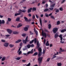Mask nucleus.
<instances>
[{
  "label": "nucleus",
  "mask_w": 66,
  "mask_h": 66,
  "mask_svg": "<svg viewBox=\"0 0 66 66\" xmlns=\"http://www.w3.org/2000/svg\"><path fill=\"white\" fill-rule=\"evenodd\" d=\"M38 51H39V52L38 53V56L39 57L40 56H41L42 55V48L40 47H38Z\"/></svg>",
  "instance_id": "obj_1"
},
{
  "label": "nucleus",
  "mask_w": 66,
  "mask_h": 66,
  "mask_svg": "<svg viewBox=\"0 0 66 66\" xmlns=\"http://www.w3.org/2000/svg\"><path fill=\"white\" fill-rule=\"evenodd\" d=\"M42 60L43 58L42 57H39L38 58V60L39 65H40L42 63Z\"/></svg>",
  "instance_id": "obj_2"
},
{
  "label": "nucleus",
  "mask_w": 66,
  "mask_h": 66,
  "mask_svg": "<svg viewBox=\"0 0 66 66\" xmlns=\"http://www.w3.org/2000/svg\"><path fill=\"white\" fill-rule=\"evenodd\" d=\"M58 30V29L56 27H55L53 29V32L54 33H55Z\"/></svg>",
  "instance_id": "obj_3"
},
{
  "label": "nucleus",
  "mask_w": 66,
  "mask_h": 66,
  "mask_svg": "<svg viewBox=\"0 0 66 66\" xmlns=\"http://www.w3.org/2000/svg\"><path fill=\"white\" fill-rule=\"evenodd\" d=\"M28 37L27 36L25 40H23V43H24L25 44H26L27 43V42L28 41Z\"/></svg>",
  "instance_id": "obj_4"
},
{
  "label": "nucleus",
  "mask_w": 66,
  "mask_h": 66,
  "mask_svg": "<svg viewBox=\"0 0 66 66\" xmlns=\"http://www.w3.org/2000/svg\"><path fill=\"white\" fill-rule=\"evenodd\" d=\"M7 31L9 34H11L12 32V31L10 29H7Z\"/></svg>",
  "instance_id": "obj_5"
},
{
  "label": "nucleus",
  "mask_w": 66,
  "mask_h": 66,
  "mask_svg": "<svg viewBox=\"0 0 66 66\" xmlns=\"http://www.w3.org/2000/svg\"><path fill=\"white\" fill-rule=\"evenodd\" d=\"M33 53V49H32L30 51H29L27 53V55L29 54H32Z\"/></svg>",
  "instance_id": "obj_6"
},
{
  "label": "nucleus",
  "mask_w": 66,
  "mask_h": 66,
  "mask_svg": "<svg viewBox=\"0 0 66 66\" xmlns=\"http://www.w3.org/2000/svg\"><path fill=\"white\" fill-rule=\"evenodd\" d=\"M9 44V43H5L4 44V47H8Z\"/></svg>",
  "instance_id": "obj_7"
},
{
  "label": "nucleus",
  "mask_w": 66,
  "mask_h": 66,
  "mask_svg": "<svg viewBox=\"0 0 66 66\" xmlns=\"http://www.w3.org/2000/svg\"><path fill=\"white\" fill-rule=\"evenodd\" d=\"M34 30L35 33H36V35H38V32H37V30H36V29H35V28H34Z\"/></svg>",
  "instance_id": "obj_8"
},
{
  "label": "nucleus",
  "mask_w": 66,
  "mask_h": 66,
  "mask_svg": "<svg viewBox=\"0 0 66 66\" xmlns=\"http://www.w3.org/2000/svg\"><path fill=\"white\" fill-rule=\"evenodd\" d=\"M42 35L43 36H44L45 38H46L47 37V35H46V33L45 32H44L43 34H42Z\"/></svg>",
  "instance_id": "obj_9"
},
{
  "label": "nucleus",
  "mask_w": 66,
  "mask_h": 66,
  "mask_svg": "<svg viewBox=\"0 0 66 66\" xmlns=\"http://www.w3.org/2000/svg\"><path fill=\"white\" fill-rule=\"evenodd\" d=\"M37 46L36 47L37 48H38L39 47V46H40V45H39V42L38 41L37 42Z\"/></svg>",
  "instance_id": "obj_10"
},
{
  "label": "nucleus",
  "mask_w": 66,
  "mask_h": 66,
  "mask_svg": "<svg viewBox=\"0 0 66 66\" xmlns=\"http://www.w3.org/2000/svg\"><path fill=\"white\" fill-rule=\"evenodd\" d=\"M39 20L40 24L41 26H42V19L40 18H39Z\"/></svg>",
  "instance_id": "obj_11"
},
{
  "label": "nucleus",
  "mask_w": 66,
  "mask_h": 66,
  "mask_svg": "<svg viewBox=\"0 0 66 66\" xmlns=\"http://www.w3.org/2000/svg\"><path fill=\"white\" fill-rule=\"evenodd\" d=\"M22 26V24H21L20 23H19V25L17 26V28H20V27H21Z\"/></svg>",
  "instance_id": "obj_12"
},
{
  "label": "nucleus",
  "mask_w": 66,
  "mask_h": 66,
  "mask_svg": "<svg viewBox=\"0 0 66 66\" xmlns=\"http://www.w3.org/2000/svg\"><path fill=\"white\" fill-rule=\"evenodd\" d=\"M59 35H58L56 33L55 34V36H54V37L55 38H57L58 36H59Z\"/></svg>",
  "instance_id": "obj_13"
},
{
  "label": "nucleus",
  "mask_w": 66,
  "mask_h": 66,
  "mask_svg": "<svg viewBox=\"0 0 66 66\" xmlns=\"http://www.w3.org/2000/svg\"><path fill=\"white\" fill-rule=\"evenodd\" d=\"M62 36H63V35H62V34H61L59 36V37L60 38L61 41H62V40L63 39V37H62Z\"/></svg>",
  "instance_id": "obj_14"
},
{
  "label": "nucleus",
  "mask_w": 66,
  "mask_h": 66,
  "mask_svg": "<svg viewBox=\"0 0 66 66\" xmlns=\"http://www.w3.org/2000/svg\"><path fill=\"white\" fill-rule=\"evenodd\" d=\"M9 46L10 48H12V47H13L14 46V45L10 44L9 45Z\"/></svg>",
  "instance_id": "obj_15"
},
{
  "label": "nucleus",
  "mask_w": 66,
  "mask_h": 66,
  "mask_svg": "<svg viewBox=\"0 0 66 66\" xmlns=\"http://www.w3.org/2000/svg\"><path fill=\"white\" fill-rule=\"evenodd\" d=\"M32 8H30L29 9H28V13H30L31 12V10H32Z\"/></svg>",
  "instance_id": "obj_16"
},
{
  "label": "nucleus",
  "mask_w": 66,
  "mask_h": 66,
  "mask_svg": "<svg viewBox=\"0 0 66 66\" xmlns=\"http://www.w3.org/2000/svg\"><path fill=\"white\" fill-rule=\"evenodd\" d=\"M21 41V39H19L18 40L16 41L15 42V43H19V42H20Z\"/></svg>",
  "instance_id": "obj_17"
},
{
  "label": "nucleus",
  "mask_w": 66,
  "mask_h": 66,
  "mask_svg": "<svg viewBox=\"0 0 66 66\" xmlns=\"http://www.w3.org/2000/svg\"><path fill=\"white\" fill-rule=\"evenodd\" d=\"M49 11V9L46 8L44 10V12H47V11Z\"/></svg>",
  "instance_id": "obj_18"
},
{
  "label": "nucleus",
  "mask_w": 66,
  "mask_h": 66,
  "mask_svg": "<svg viewBox=\"0 0 66 66\" xmlns=\"http://www.w3.org/2000/svg\"><path fill=\"white\" fill-rule=\"evenodd\" d=\"M13 33L14 34H17L19 33V32L14 31L13 32Z\"/></svg>",
  "instance_id": "obj_19"
},
{
  "label": "nucleus",
  "mask_w": 66,
  "mask_h": 66,
  "mask_svg": "<svg viewBox=\"0 0 66 66\" xmlns=\"http://www.w3.org/2000/svg\"><path fill=\"white\" fill-rule=\"evenodd\" d=\"M46 46H49V42L47 41V43H46Z\"/></svg>",
  "instance_id": "obj_20"
},
{
  "label": "nucleus",
  "mask_w": 66,
  "mask_h": 66,
  "mask_svg": "<svg viewBox=\"0 0 66 66\" xmlns=\"http://www.w3.org/2000/svg\"><path fill=\"white\" fill-rule=\"evenodd\" d=\"M66 31V29H63L61 31V33H63V32H64Z\"/></svg>",
  "instance_id": "obj_21"
},
{
  "label": "nucleus",
  "mask_w": 66,
  "mask_h": 66,
  "mask_svg": "<svg viewBox=\"0 0 66 66\" xmlns=\"http://www.w3.org/2000/svg\"><path fill=\"white\" fill-rule=\"evenodd\" d=\"M48 29H51V24H48Z\"/></svg>",
  "instance_id": "obj_22"
},
{
  "label": "nucleus",
  "mask_w": 66,
  "mask_h": 66,
  "mask_svg": "<svg viewBox=\"0 0 66 66\" xmlns=\"http://www.w3.org/2000/svg\"><path fill=\"white\" fill-rule=\"evenodd\" d=\"M24 29L25 31H27V30H28V28L26 27L24 28Z\"/></svg>",
  "instance_id": "obj_23"
},
{
  "label": "nucleus",
  "mask_w": 66,
  "mask_h": 66,
  "mask_svg": "<svg viewBox=\"0 0 66 66\" xmlns=\"http://www.w3.org/2000/svg\"><path fill=\"white\" fill-rule=\"evenodd\" d=\"M65 51V50H62V49L61 48H60V52H64Z\"/></svg>",
  "instance_id": "obj_24"
},
{
  "label": "nucleus",
  "mask_w": 66,
  "mask_h": 66,
  "mask_svg": "<svg viewBox=\"0 0 66 66\" xmlns=\"http://www.w3.org/2000/svg\"><path fill=\"white\" fill-rule=\"evenodd\" d=\"M24 19H25V21H28V18H27L26 17H24Z\"/></svg>",
  "instance_id": "obj_25"
},
{
  "label": "nucleus",
  "mask_w": 66,
  "mask_h": 66,
  "mask_svg": "<svg viewBox=\"0 0 66 66\" xmlns=\"http://www.w3.org/2000/svg\"><path fill=\"white\" fill-rule=\"evenodd\" d=\"M20 20V18H17L16 19V21H19Z\"/></svg>",
  "instance_id": "obj_26"
},
{
  "label": "nucleus",
  "mask_w": 66,
  "mask_h": 66,
  "mask_svg": "<svg viewBox=\"0 0 66 66\" xmlns=\"http://www.w3.org/2000/svg\"><path fill=\"white\" fill-rule=\"evenodd\" d=\"M57 65L58 66H62V63H58L57 64Z\"/></svg>",
  "instance_id": "obj_27"
},
{
  "label": "nucleus",
  "mask_w": 66,
  "mask_h": 66,
  "mask_svg": "<svg viewBox=\"0 0 66 66\" xmlns=\"http://www.w3.org/2000/svg\"><path fill=\"white\" fill-rule=\"evenodd\" d=\"M20 14V13H15V15L14 16H18V15H19Z\"/></svg>",
  "instance_id": "obj_28"
},
{
  "label": "nucleus",
  "mask_w": 66,
  "mask_h": 66,
  "mask_svg": "<svg viewBox=\"0 0 66 66\" xmlns=\"http://www.w3.org/2000/svg\"><path fill=\"white\" fill-rule=\"evenodd\" d=\"M27 47L28 48H30V47H31V45H30V44H28V45H27Z\"/></svg>",
  "instance_id": "obj_29"
},
{
  "label": "nucleus",
  "mask_w": 66,
  "mask_h": 66,
  "mask_svg": "<svg viewBox=\"0 0 66 66\" xmlns=\"http://www.w3.org/2000/svg\"><path fill=\"white\" fill-rule=\"evenodd\" d=\"M21 58V57H17L15 59L16 60H18V61L19 60H20V58Z\"/></svg>",
  "instance_id": "obj_30"
},
{
  "label": "nucleus",
  "mask_w": 66,
  "mask_h": 66,
  "mask_svg": "<svg viewBox=\"0 0 66 66\" xmlns=\"http://www.w3.org/2000/svg\"><path fill=\"white\" fill-rule=\"evenodd\" d=\"M60 24V21H58L57 22V25H59Z\"/></svg>",
  "instance_id": "obj_31"
},
{
  "label": "nucleus",
  "mask_w": 66,
  "mask_h": 66,
  "mask_svg": "<svg viewBox=\"0 0 66 66\" xmlns=\"http://www.w3.org/2000/svg\"><path fill=\"white\" fill-rule=\"evenodd\" d=\"M5 57H3L2 58V61H3L4 60H5Z\"/></svg>",
  "instance_id": "obj_32"
},
{
  "label": "nucleus",
  "mask_w": 66,
  "mask_h": 66,
  "mask_svg": "<svg viewBox=\"0 0 66 66\" xmlns=\"http://www.w3.org/2000/svg\"><path fill=\"white\" fill-rule=\"evenodd\" d=\"M11 20L12 19L10 18H8V21H9V22H10V21H11Z\"/></svg>",
  "instance_id": "obj_33"
},
{
  "label": "nucleus",
  "mask_w": 66,
  "mask_h": 66,
  "mask_svg": "<svg viewBox=\"0 0 66 66\" xmlns=\"http://www.w3.org/2000/svg\"><path fill=\"white\" fill-rule=\"evenodd\" d=\"M26 34H22V36H23V37H24V36H26Z\"/></svg>",
  "instance_id": "obj_34"
},
{
  "label": "nucleus",
  "mask_w": 66,
  "mask_h": 66,
  "mask_svg": "<svg viewBox=\"0 0 66 66\" xmlns=\"http://www.w3.org/2000/svg\"><path fill=\"white\" fill-rule=\"evenodd\" d=\"M34 41H35V43H37V39H36V38H35V39H34Z\"/></svg>",
  "instance_id": "obj_35"
},
{
  "label": "nucleus",
  "mask_w": 66,
  "mask_h": 66,
  "mask_svg": "<svg viewBox=\"0 0 66 66\" xmlns=\"http://www.w3.org/2000/svg\"><path fill=\"white\" fill-rule=\"evenodd\" d=\"M36 8L35 7H33V11H36Z\"/></svg>",
  "instance_id": "obj_36"
},
{
  "label": "nucleus",
  "mask_w": 66,
  "mask_h": 66,
  "mask_svg": "<svg viewBox=\"0 0 66 66\" xmlns=\"http://www.w3.org/2000/svg\"><path fill=\"white\" fill-rule=\"evenodd\" d=\"M53 9H54V7H51L50 8H49V10H53Z\"/></svg>",
  "instance_id": "obj_37"
},
{
  "label": "nucleus",
  "mask_w": 66,
  "mask_h": 66,
  "mask_svg": "<svg viewBox=\"0 0 66 66\" xmlns=\"http://www.w3.org/2000/svg\"><path fill=\"white\" fill-rule=\"evenodd\" d=\"M45 15L46 16V17H49V15L48 14H47V13H45Z\"/></svg>",
  "instance_id": "obj_38"
},
{
  "label": "nucleus",
  "mask_w": 66,
  "mask_h": 66,
  "mask_svg": "<svg viewBox=\"0 0 66 66\" xmlns=\"http://www.w3.org/2000/svg\"><path fill=\"white\" fill-rule=\"evenodd\" d=\"M1 41L2 42H3V43H4L5 42V40L3 39H1Z\"/></svg>",
  "instance_id": "obj_39"
},
{
  "label": "nucleus",
  "mask_w": 66,
  "mask_h": 66,
  "mask_svg": "<svg viewBox=\"0 0 66 66\" xmlns=\"http://www.w3.org/2000/svg\"><path fill=\"white\" fill-rule=\"evenodd\" d=\"M38 54V53L37 52L35 53H34V55H35V56L37 55Z\"/></svg>",
  "instance_id": "obj_40"
},
{
  "label": "nucleus",
  "mask_w": 66,
  "mask_h": 66,
  "mask_svg": "<svg viewBox=\"0 0 66 66\" xmlns=\"http://www.w3.org/2000/svg\"><path fill=\"white\" fill-rule=\"evenodd\" d=\"M53 57H52V58H51V60H53V59H55V57H56V56H53Z\"/></svg>",
  "instance_id": "obj_41"
},
{
  "label": "nucleus",
  "mask_w": 66,
  "mask_h": 66,
  "mask_svg": "<svg viewBox=\"0 0 66 66\" xmlns=\"http://www.w3.org/2000/svg\"><path fill=\"white\" fill-rule=\"evenodd\" d=\"M5 22L4 20H2V24H3Z\"/></svg>",
  "instance_id": "obj_42"
},
{
  "label": "nucleus",
  "mask_w": 66,
  "mask_h": 66,
  "mask_svg": "<svg viewBox=\"0 0 66 66\" xmlns=\"http://www.w3.org/2000/svg\"><path fill=\"white\" fill-rule=\"evenodd\" d=\"M33 42V40H32L29 43L30 44H32Z\"/></svg>",
  "instance_id": "obj_43"
},
{
  "label": "nucleus",
  "mask_w": 66,
  "mask_h": 66,
  "mask_svg": "<svg viewBox=\"0 0 66 66\" xmlns=\"http://www.w3.org/2000/svg\"><path fill=\"white\" fill-rule=\"evenodd\" d=\"M51 18H52V19H55L54 17L53 16H51Z\"/></svg>",
  "instance_id": "obj_44"
},
{
  "label": "nucleus",
  "mask_w": 66,
  "mask_h": 66,
  "mask_svg": "<svg viewBox=\"0 0 66 66\" xmlns=\"http://www.w3.org/2000/svg\"><path fill=\"white\" fill-rule=\"evenodd\" d=\"M55 5V4H53L51 6V7H54V6Z\"/></svg>",
  "instance_id": "obj_45"
},
{
  "label": "nucleus",
  "mask_w": 66,
  "mask_h": 66,
  "mask_svg": "<svg viewBox=\"0 0 66 66\" xmlns=\"http://www.w3.org/2000/svg\"><path fill=\"white\" fill-rule=\"evenodd\" d=\"M60 11H62L63 10V9L62 8V7H61L60 8H59Z\"/></svg>",
  "instance_id": "obj_46"
},
{
  "label": "nucleus",
  "mask_w": 66,
  "mask_h": 66,
  "mask_svg": "<svg viewBox=\"0 0 66 66\" xmlns=\"http://www.w3.org/2000/svg\"><path fill=\"white\" fill-rule=\"evenodd\" d=\"M18 12L19 13H20H20L22 12V10H20Z\"/></svg>",
  "instance_id": "obj_47"
},
{
  "label": "nucleus",
  "mask_w": 66,
  "mask_h": 66,
  "mask_svg": "<svg viewBox=\"0 0 66 66\" xmlns=\"http://www.w3.org/2000/svg\"><path fill=\"white\" fill-rule=\"evenodd\" d=\"M31 64V63H29L28 64L26 65V66H30V65Z\"/></svg>",
  "instance_id": "obj_48"
},
{
  "label": "nucleus",
  "mask_w": 66,
  "mask_h": 66,
  "mask_svg": "<svg viewBox=\"0 0 66 66\" xmlns=\"http://www.w3.org/2000/svg\"><path fill=\"white\" fill-rule=\"evenodd\" d=\"M56 13H59V9L55 11Z\"/></svg>",
  "instance_id": "obj_49"
},
{
  "label": "nucleus",
  "mask_w": 66,
  "mask_h": 66,
  "mask_svg": "<svg viewBox=\"0 0 66 66\" xmlns=\"http://www.w3.org/2000/svg\"><path fill=\"white\" fill-rule=\"evenodd\" d=\"M45 50L44 49H43V54H45Z\"/></svg>",
  "instance_id": "obj_50"
},
{
  "label": "nucleus",
  "mask_w": 66,
  "mask_h": 66,
  "mask_svg": "<svg viewBox=\"0 0 66 66\" xmlns=\"http://www.w3.org/2000/svg\"><path fill=\"white\" fill-rule=\"evenodd\" d=\"M21 52H22L21 51H20V52H19L18 54L19 55H20V54H21Z\"/></svg>",
  "instance_id": "obj_51"
},
{
  "label": "nucleus",
  "mask_w": 66,
  "mask_h": 66,
  "mask_svg": "<svg viewBox=\"0 0 66 66\" xmlns=\"http://www.w3.org/2000/svg\"><path fill=\"white\" fill-rule=\"evenodd\" d=\"M61 43H62V44H63V43H64V41H63L62 40H61V41H60Z\"/></svg>",
  "instance_id": "obj_52"
},
{
  "label": "nucleus",
  "mask_w": 66,
  "mask_h": 66,
  "mask_svg": "<svg viewBox=\"0 0 66 66\" xmlns=\"http://www.w3.org/2000/svg\"><path fill=\"white\" fill-rule=\"evenodd\" d=\"M36 17L37 18V19H38V18H39V16H38V15H37L36 14Z\"/></svg>",
  "instance_id": "obj_53"
},
{
  "label": "nucleus",
  "mask_w": 66,
  "mask_h": 66,
  "mask_svg": "<svg viewBox=\"0 0 66 66\" xmlns=\"http://www.w3.org/2000/svg\"><path fill=\"white\" fill-rule=\"evenodd\" d=\"M26 12V10H22V12H23V13H24Z\"/></svg>",
  "instance_id": "obj_54"
},
{
  "label": "nucleus",
  "mask_w": 66,
  "mask_h": 66,
  "mask_svg": "<svg viewBox=\"0 0 66 66\" xmlns=\"http://www.w3.org/2000/svg\"><path fill=\"white\" fill-rule=\"evenodd\" d=\"M45 31V32H48V30L47 29H44Z\"/></svg>",
  "instance_id": "obj_55"
},
{
  "label": "nucleus",
  "mask_w": 66,
  "mask_h": 66,
  "mask_svg": "<svg viewBox=\"0 0 66 66\" xmlns=\"http://www.w3.org/2000/svg\"><path fill=\"white\" fill-rule=\"evenodd\" d=\"M59 54V53H58V52H57V54H55L53 56H55V55H57V54Z\"/></svg>",
  "instance_id": "obj_56"
},
{
  "label": "nucleus",
  "mask_w": 66,
  "mask_h": 66,
  "mask_svg": "<svg viewBox=\"0 0 66 66\" xmlns=\"http://www.w3.org/2000/svg\"><path fill=\"white\" fill-rule=\"evenodd\" d=\"M46 3V1H43L42 2V4H45Z\"/></svg>",
  "instance_id": "obj_57"
},
{
  "label": "nucleus",
  "mask_w": 66,
  "mask_h": 66,
  "mask_svg": "<svg viewBox=\"0 0 66 66\" xmlns=\"http://www.w3.org/2000/svg\"><path fill=\"white\" fill-rule=\"evenodd\" d=\"M10 36V35H6L5 36H6V37H9Z\"/></svg>",
  "instance_id": "obj_58"
},
{
  "label": "nucleus",
  "mask_w": 66,
  "mask_h": 66,
  "mask_svg": "<svg viewBox=\"0 0 66 66\" xmlns=\"http://www.w3.org/2000/svg\"><path fill=\"white\" fill-rule=\"evenodd\" d=\"M47 36L48 37H50V35L48 34H47Z\"/></svg>",
  "instance_id": "obj_59"
},
{
  "label": "nucleus",
  "mask_w": 66,
  "mask_h": 66,
  "mask_svg": "<svg viewBox=\"0 0 66 66\" xmlns=\"http://www.w3.org/2000/svg\"><path fill=\"white\" fill-rule=\"evenodd\" d=\"M21 49V47H20L19 48L18 51V52L19 51H20V49Z\"/></svg>",
  "instance_id": "obj_60"
},
{
  "label": "nucleus",
  "mask_w": 66,
  "mask_h": 66,
  "mask_svg": "<svg viewBox=\"0 0 66 66\" xmlns=\"http://www.w3.org/2000/svg\"><path fill=\"white\" fill-rule=\"evenodd\" d=\"M23 55H25L26 56H27V53H23Z\"/></svg>",
  "instance_id": "obj_61"
},
{
  "label": "nucleus",
  "mask_w": 66,
  "mask_h": 66,
  "mask_svg": "<svg viewBox=\"0 0 66 66\" xmlns=\"http://www.w3.org/2000/svg\"><path fill=\"white\" fill-rule=\"evenodd\" d=\"M44 44H45V43H46V39H44Z\"/></svg>",
  "instance_id": "obj_62"
},
{
  "label": "nucleus",
  "mask_w": 66,
  "mask_h": 66,
  "mask_svg": "<svg viewBox=\"0 0 66 66\" xmlns=\"http://www.w3.org/2000/svg\"><path fill=\"white\" fill-rule=\"evenodd\" d=\"M46 8H47L48 7V5L47 4H46Z\"/></svg>",
  "instance_id": "obj_63"
},
{
  "label": "nucleus",
  "mask_w": 66,
  "mask_h": 66,
  "mask_svg": "<svg viewBox=\"0 0 66 66\" xmlns=\"http://www.w3.org/2000/svg\"><path fill=\"white\" fill-rule=\"evenodd\" d=\"M44 16V14H41L40 15V16L41 17H43Z\"/></svg>",
  "instance_id": "obj_64"
}]
</instances>
